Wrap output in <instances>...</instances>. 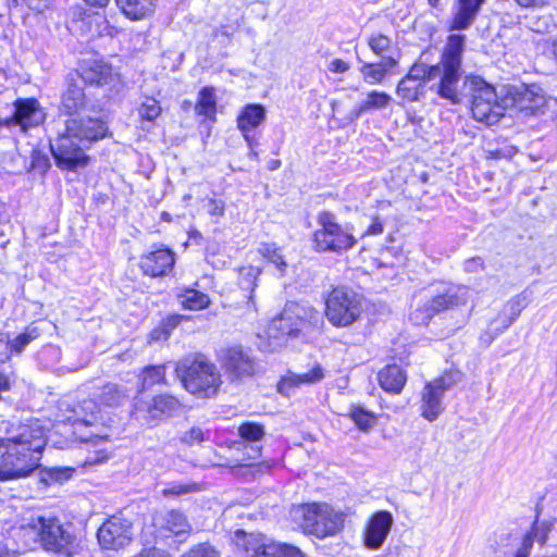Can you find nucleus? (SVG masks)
Listing matches in <instances>:
<instances>
[{"label": "nucleus", "mask_w": 557, "mask_h": 557, "mask_svg": "<svg viewBox=\"0 0 557 557\" xmlns=\"http://www.w3.org/2000/svg\"><path fill=\"white\" fill-rule=\"evenodd\" d=\"M524 300V298L517 297L508 301L507 309L509 314H505L504 317L500 315L497 320L492 322V324L499 323V325L493 330V334L490 335L488 339H486L487 344H490L496 336H498L504 330L508 329L517 320L525 306Z\"/></svg>", "instance_id": "7c9ffc66"}, {"label": "nucleus", "mask_w": 557, "mask_h": 557, "mask_svg": "<svg viewBox=\"0 0 557 557\" xmlns=\"http://www.w3.org/2000/svg\"><path fill=\"white\" fill-rule=\"evenodd\" d=\"M258 271L255 268H244L239 273V286L244 290L252 292L256 286Z\"/></svg>", "instance_id": "de8ad7c7"}, {"label": "nucleus", "mask_w": 557, "mask_h": 557, "mask_svg": "<svg viewBox=\"0 0 557 557\" xmlns=\"http://www.w3.org/2000/svg\"><path fill=\"white\" fill-rule=\"evenodd\" d=\"M95 111L96 106L90 96L85 91V86L78 73L69 74L65 89L61 96L60 113L70 119Z\"/></svg>", "instance_id": "9b49d317"}, {"label": "nucleus", "mask_w": 557, "mask_h": 557, "mask_svg": "<svg viewBox=\"0 0 557 557\" xmlns=\"http://www.w3.org/2000/svg\"><path fill=\"white\" fill-rule=\"evenodd\" d=\"M361 299L352 290L334 288L325 301V315L329 321L338 327L352 324L361 314Z\"/></svg>", "instance_id": "9d476101"}, {"label": "nucleus", "mask_w": 557, "mask_h": 557, "mask_svg": "<svg viewBox=\"0 0 557 557\" xmlns=\"http://www.w3.org/2000/svg\"><path fill=\"white\" fill-rule=\"evenodd\" d=\"M550 528L546 523H537L535 522L530 531V534L532 537H534V541L540 543L541 545H544L547 541V535Z\"/></svg>", "instance_id": "09e8293b"}, {"label": "nucleus", "mask_w": 557, "mask_h": 557, "mask_svg": "<svg viewBox=\"0 0 557 557\" xmlns=\"http://www.w3.org/2000/svg\"><path fill=\"white\" fill-rule=\"evenodd\" d=\"M33 529L47 550H65L73 540L72 535L63 529L60 521L54 517H38Z\"/></svg>", "instance_id": "dca6fc26"}, {"label": "nucleus", "mask_w": 557, "mask_h": 557, "mask_svg": "<svg viewBox=\"0 0 557 557\" xmlns=\"http://www.w3.org/2000/svg\"><path fill=\"white\" fill-rule=\"evenodd\" d=\"M456 383L454 373H445L443 376L429 382L422 393V417L434 421L443 411L442 398L447 389Z\"/></svg>", "instance_id": "2eb2a0df"}, {"label": "nucleus", "mask_w": 557, "mask_h": 557, "mask_svg": "<svg viewBox=\"0 0 557 557\" xmlns=\"http://www.w3.org/2000/svg\"><path fill=\"white\" fill-rule=\"evenodd\" d=\"M465 35H449L443 48L441 60L434 65L414 63L406 76L422 82H432L430 89L442 99L458 104L463 99L460 88Z\"/></svg>", "instance_id": "7ed1b4c3"}, {"label": "nucleus", "mask_w": 557, "mask_h": 557, "mask_svg": "<svg viewBox=\"0 0 557 557\" xmlns=\"http://www.w3.org/2000/svg\"><path fill=\"white\" fill-rule=\"evenodd\" d=\"M348 417L362 431L369 430L375 422V417L372 412L357 405L350 406Z\"/></svg>", "instance_id": "c03bdc74"}, {"label": "nucleus", "mask_w": 557, "mask_h": 557, "mask_svg": "<svg viewBox=\"0 0 557 557\" xmlns=\"http://www.w3.org/2000/svg\"><path fill=\"white\" fill-rule=\"evenodd\" d=\"M534 537H532V535L530 534V532H528L524 537H523V541H522V544H521V547L519 548L520 550L522 552H525L528 554H530L531 552V548L534 544Z\"/></svg>", "instance_id": "6e6d98bb"}, {"label": "nucleus", "mask_w": 557, "mask_h": 557, "mask_svg": "<svg viewBox=\"0 0 557 557\" xmlns=\"http://www.w3.org/2000/svg\"><path fill=\"white\" fill-rule=\"evenodd\" d=\"M96 113L88 112L66 119L57 137L50 139V149L60 169L75 171L86 166L89 158L85 149L108 135L106 122Z\"/></svg>", "instance_id": "f03ea898"}, {"label": "nucleus", "mask_w": 557, "mask_h": 557, "mask_svg": "<svg viewBox=\"0 0 557 557\" xmlns=\"http://www.w3.org/2000/svg\"><path fill=\"white\" fill-rule=\"evenodd\" d=\"M182 408L181 401L171 395L162 394L145 401L137 399L134 404L133 417L145 423H159L177 413Z\"/></svg>", "instance_id": "f8f14e48"}, {"label": "nucleus", "mask_w": 557, "mask_h": 557, "mask_svg": "<svg viewBox=\"0 0 557 557\" xmlns=\"http://www.w3.org/2000/svg\"><path fill=\"white\" fill-rule=\"evenodd\" d=\"M175 372L184 388L199 398L214 397L222 384L216 366L201 354L181 359Z\"/></svg>", "instance_id": "20e7f679"}, {"label": "nucleus", "mask_w": 557, "mask_h": 557, "mask_svg": "<svg viewBox=\"0 0 557 557\" xmlns=\"http://www.w3.org/2000/svg\"><path fill=\"white\" fill-rule=\"evenodd\" d=\"M78 75L83 81L84 86L86 84L102 86L111 83L114 79L115 74L113 73L111 65L104 61L94 60L86 63Z\"/></svg>", "instance_id": "5701e85b"}, {"label": "nucleus", "mask_w": 557, "mask_h": 557, "mask_svg": "<svg viewBox=\"0 0 557 557\" xmlns=\"http://www.w3.org/2000/svg\"><path fill=\"white\" fill-rule=\"evenodd\" d=\"M161 528L169 532L181 535L186 533L189 529L186 517L177 510H170L159 518Z\"/></svg>", "instance_id": "473e14b6"}, {"label": "nucleus", "mask_w": 557, "mask_h": 557, "mask_svg": "<svg viewBox=\"0 0 557 557\" xmlns=\"http://www.w3.org/2000/svg\"><path fill=\"white\" fill-rule=\"evenodd\" d=\"M181 304L185 309L200 310L208 307L210 299L207 294L187 289L184 294L180 295Z\"/></svg>", "instance_id": "a19ab883"}, {"label": "nucleus", "mask_w": 557, "mask_h": 557, "mask_svg": "<svg viewBox=\"0 0 557 557\" xmlns=\"http://www.w3.org/2000/svg\"><path fill=\"white\" fill-rule=\"evenodd\" d=\"M238 434L242 438L239 445L245 459H257L262 450V441L265 435L264 426L257 422H244L238 428Z\"/></svg>", "instance_id": "aec40b11"}, {"label": "nucleus", "mask_w": 557, "mask_h": 557, "mask_svg": "<svg viewBox=\"0 0 557 557\" xmlns=\"http://www.w3.org/2000/svg\"><path fill=\"white\" fill-rule=\"evenodd\" d=\"M40 336V331L35 325H28L23 333L13 339L0 338V361H4L10 357L12 351L22 352L34 339Z\"/></svg>", "instance_id": "393cba45"}, {"label": "nucleus", "mask_w": 557, "mask_h": 557, "mask_svg": "<svg viewBox=\"0 0 557 557\" xmlns=\"http://www.w3.org/2000/svg\"><path fill=\"white\" fill-rule=\"evenodd\" d=\"M529 555L530 554L518 549L515 557H529Z\"/></svg>", "instance_id": "774afa93"}, {"label": "nucleus", "mask_w": 557, "mask_h": 557, "mask_svg": "<svg viewBox=\"0 0 557 557\" xmlns=\"http://www.w3.org/2000/svg\"><path fill=\"white\" fill-rule=\"evenodd\" d=\"M108 459V454L106 448H99L95 450V453L89 455L86 460L85 465L94 466L103 462Z\"/></svg>", "instance_id": "3c124183"}, {"label": "nucleus", "mask_w": 557, "mask_h": 557, "mask_svg": "<svg viewBox=\"0 0 557 557\" xmlns=\"http://www.w3.org/2000/svg\"><path fill=\"white\" fill-rule=\"evenodd\" d=\"M525 100H531L534 102L531 107H525V109H535L539 108L542 104L543 98L540 96H534L530 90H525V92L522 95L520 102L522 103Z\"/></svg>", "instance_id": "5fc2aeb1"}, {"label": "nucleus", "mask_w": 557, "mask_h": 557, "mask_svg": "<svg viewBox=\"0 0 557 557\" xmlns=\"http://www.w3.org/2000/svg\"><path fill=\"white\" fill-rule=\"evenodd\" d=\"M465 267H466V271L473 272V271H476L478 269L482 268L483 263L480 258H473V259L466 261Z\"/></svg>", "instance_id": "4d7b16f0"}, {"label": "nucleus", "mask_w": 557, "mask_h": 557, "mask_svg": "<svg viewBox=\"0 0 557 557\" xmlns=\"http://www.w3.org/2000/svg\"><path fill=\"white\" fill-rule=\"evenodd\" d=\"M0 481L28 476L39 467L41 451L46 446L45 430L38 421L13 424L0 421Z\"/></svg>", "instance_id": "f257e3e1"}, {"label": "nucleus", "mask_w": 557, "mask_h": 557, "mask_svg": "<svg viewBox=\"0 0 557 557\" xmlns=\"http://www.w3.org/2000/svg\"><path fill=\"white\" fill-rule=\"evenodd\" d=\"M423 89L424 86L422 85V82L405 76L398 82L396 94L405 101L414 102L420 99V96L423 94Z\"/></svg>", "instance_id": "f704fd0d"}, {"label": "nucleus", "mask_w": 557, "mask_h": 557, "mask_svg": "<svg viewBox=\"0 0 557 557\" xmlns=\"http://www.w3.org/2000/svg\"><path fill=\"white\" fill-rule=\"evenodd\" d=\"M165 380V366H148L143 369L139 381L140 389L145 391L152 387L156 384H160Z\"/></svg>", "instance_id": "ea45409f"}, {"label": "nucleus", "mask_w": 557, "mask_h": 557, "mask_svg": "<svg viewBox=\"0 0 557 557\" xmlns=\"http://www.w3.org/2000/svg\"><path fill=\"white\" fill-rule=\"evenodd\" d=\"M87 4L91 7H106L110 0H84Z\"/></svg>", "instance_id": "0e129e2a"}, {"label": "nucleus", "mask_w": 557, "mask_h": 557, "mask_svg": "<svg viewBox=\"0 0 557 557\" xmlns=\"http://www.w3.org/2000/svg\"><path fill=\"white\" fill-rule=\"evenodd\" d=\"M206 207L211 216L221 218L224 214L225 203L222 200L209 199Z\"/></svg>", "instance_id": "8fccbe9b"}, {"label": "nucleus", "mask_w": 557, "mask_h": 557, "mask_svg": "<svg viewBox=\"0 0 557 557\" xmlns=\"http://www.w3.org/2000/svg\"><path fill=\"white\" fill-rule=\"evenodd\" d=\"M323 379L324 370L319 363H315L306 373L298 374L294 372H288L280 381L278 391L282 394L289 395V389L293 387H298L302 384H315L322 381Z\"/></svg>", "instance_id": "b1692460"}, {"label": "nucleus", "mask_w": 557, "mask_h": 557, "mask_svg": "<svg viewBox=\"0 0 557 557\" xmlns=\"http://www.w3.org/2000/svg\"><path fill=\"white\" fill-rule=\"evenodd\" d=\"M182 557H220V554L209 543H200L193 546Z\"/></svg>", "instance_id": "49530a36"}, {"label": "nucleus", "mask_w": 557, "mask_h": 557, "mask_svg": "<svg viewBox=\"0 0 557 557\" xmlns=\"http://www.w3.org/2000/svg\"><path fill=\"white\" fill-rule=\"evenodd\" d=\"M135 557H169V555L159 548L150 547L143 549L137 556Z\"/></svg>", "instance_id": "864d4df0"}, {"label": "nucleus", "mask_w": 557, "mask_h": 557, "mask_svg": "<svg viewBox=\"0 0 557 557\" xmlns=\"http://www.w3.org/2000/svg\"><path fill=\"white\" fill-rule=\"evenodd\" d=\"M72 469L65 468V469H53L52 473L55 476L57 480H60L62 478H70L71 476Z\"/></svg>", "instance_id": "052dcab7"}, {"label": "nucleus", "mask_w": 557, "mask_h": 557, "mask_svg": "<svg viewBox=\"0 0 557 557\" xmlns=\"http://www.w3.org/2000/svg\"><path fill=\"white\" fill-rule=\"evenodd\" d=\"M322 249H318V251H326V250H335V248L337 246H331V245H327V246H320Z\"/></svg>", "instance_id": "338daca9"}, {"label": "nucleus", "mask_w": 557, "mask_h": 557, "mask_svg": "<svg viewBox=\"0 0 557 557\" xmlns=\"http://www.w3.org/2000/svg\"><path fill=\"white\" fill-rule=\"evenodd\" d=\"M520 7L523 8H532V7H541L545 4L548 0H515Z\"/></svg>", "instance_id": "13d9d810"}, {"label": "nucleus", "mask_w": 557, "mask_h": 557, "mask_svg": "<svg viewBox=\"0 0 557 557\" xmlns=\"http://www.w3.org/2000/svg\"><path fill=\"white\" fill-rule=\"evenodd\" d=\"M76 430L79 426L94 428L90 431L89 437L82 438L84 442H89L96 438V444L107 442L109 438L108 432H102L99 428H103L101 410L94 398L84 399L78 403L73 409V417L70 418Z\"/></svg>", "instance_id": "4468645a"}, {"label": "nucleus", "mask_w": 557, "mask_h": 557, "mask_svg": "<svg viewBox=\"0 0 557 557\" xmlns=\"http://www.w3.org/2000/svg\"><path fill=\"white\" fill-rule=\"evenodd\" d=\"M485 0H458V9L450 24V30L469 28Z\"/></svg>", "instance_id": "a878e982"}, {"label": "nucleus", "mask_w": 557, "mask_h": 557, "mask_svg": "<svg viewBox=\"0 0 557 557\" xmlns=\"http://www.w3.org/2000/svg\"><path fill=\"white\" fill-rule=\"evenodd\" d=\"M377 380L385 392L399 394L406 384L407 375L399 366L389 364L379 372Z\"/></svg>", "instance_id": "c85d7f7f"}, {"label": "nucleus", "mask_w": 557, "mask_h": 557, "mask_svg": "<svg viewBox=\"0 0 557 557\" xmlns=\"http://www.w3.org/2000/svg\"><path fill=\"white\" fill-rule=\"evenodd\" d=\"M10 388V381L9 377L0 372V393L5 392Z\"/></svg>", "instance_id": "680f3d73"}, {"label": "nucleus", "mask_w": 557, "mask_h": 557, "mask_svg": "<svg viewBox=\"0 0 557 557\" xmlns=\"http://www.w3.org/2000/svg\"><path fill=\"white\" fill-rule=\"evenodd\" d=\"M368 46L374 54L380 57L381 61H384V58L391 55L399 57V53L393 46L391 38L381 33L372 34L368 38Z\"/></svg>", "instance_id": "72a5a7b5"}, {"label": "nucleus", "mask_w": 557, "mask_h": 557, "mask_svg": "<svg viewBox=\"0 0 557 557\" xmlns=\"http://www.w3.org/2000/svg\"><path fill=\"white\" fill-rule=\"evenodd\" d=\"M122 12L132 20H140L154 11L156 0H115Z\"/></svg>", "instance_id": "2f4dec72"}, {"label": "nucleus", "mask_w": 557, "mask_h": 557, "mask_svg": "<svg viewBox=\"0 0 557 557\" xmlns=\"http://www.w3.org/2000/svg\"><path fill=\"white\" fill-rule=\"evenodd\" d=\"M174 256L168 248H160L144 255L140 259V268L146 275L152 277L162 276L172 269Z\"/></svg>", "instance_id": "412c9836"}, {"label": "nucleus", "mask_w": 557, "mask_h": 557, "mask_svg": "<svg viewBox=\"0 0 557 557\" xmlns=\"http://www.w3.org/2000/svg\"><path fill=\"white\" fill-rule=\"evenodd\" d=\"M460 88L471 97L473 117L486 125L496 124L505 114L504 100L497 96L495 88L479 76H467Z\"/></svg>", "instance_id": "423d86ee"}, {"label": "nucleus", "mask_w": 557, "mask_h": 557, "mask_svg": "<svg viewBox=\"0 0 557 557\" xmlns=\"http://www.w3.org/2000/svg\"><path fill=\"white\" fill-rule=\"evenodd\" d=\"M253 557H307L297 546L285 542H270L258 545Z\"/></svg>", "instance_id": "c756f323"}, {"label": "nucleus", "mask_w": 557, "mask_h": 557, "mask_svg": "<svg viewBox=\"0 0 557 557\" xmlns=\"http://www.w3.org/2000/svg\"><path fill=\"white\" fill-rule=\"evenodd\" d=\"M178 323L180 318L176 315L168 317L162 320V322L150 332L148 342L150 344L166 342Z\"/></svg>", "instance_id": "58836bf2"}, {"label": "nucleus", "mask_w": 557, "mask_h": 557, "mask_svg": "<svg viewBox=\"0 0 557 557\" xmlns=\"http://www.w3.org/2000/svg\"><path fill=\"white\" fill-rule=\"evenodd\" d=\"M203 490V486L201 483L197 482H172L169 483L162 491V495L165 497L170 496H182L193 493H198Z\"/></svg>", "instance_id": "37998d69"}, {"label": "nucleus", "mask_w": 557, "mask_h": 557, "mask_svg": "<svg viewBox=\"0 0 557 557\" xmlns=\"http://www.w3.org/2000/svg\"><path fill=\"white\" fill-rule=\"evenodd\" d=\"M329 70L333 73H345L349 70V64L341 59H335L329 64Z\"/></svg>", "instance_id": "603ef678"}, {"label": "nucleus", "mask_w": 557, "mask_h": 557, "mask_svg": "<svg viewBox=\"0 0 557 557\" xmlns=\"http://www.w3.org/2000/svg\"><path fill=\"white\" fill-rule=\"evenodd\" d=\"M393 521L391 512L385 510L375 512L366 527L363 534L364 545L371 549H379L385 542Z\"/></svg>", "instance_id": "6ab92c4d"}, {"label": "nucleus", "mask_w": 557, "mask_h": 557, "mask_svg": "<svg viewBox=\"0 0 557 557\" xmlns=\"http://www.w3.org/2000/svg\"><path fill=\"white\" fill-rule=\"evenodd\" d=\"M207 435L208 431H203L200 426H191L180 435V441L186 445L193 446L206 441Z\"/></svg>", "instance_id": "a18cd8bd"}, {"label": "nucleus", "mask_w": 557, "mask_h": 557, "mask_svg": "<svg viewBox=\"0 0 557 557\" xmlns=\"http://www.w3.org/2000/svg\"><path fill=\"white\" fill-rule=\"evenodd\" d=\"M392 101L391 95L384 91L370 90L367 92L366 98L352 109L351 115L355 119H359L366 113L385 110Z\"/></svg>", "instance_id": "cd10ccee"}, {"label": "nucleus", "mask_w": 557, "mask_h": 557, "mask_svg": "<svg viewBox=\"0 0 557 557\" xmlns=\"http://www.w3.org/2000/svg\"><path fill=\"white\" fill-rule=\"evenodd\" d=\"M398 65V55L384 58V61L364 62L359 72L363 81L370 85L382 84L392 73V70Z\"/></svg>", "instance_id": "4be33fe9"}, {"label": "nucleus", "mask_w": 557, "mask_h": 557, "mask_svg": "<svg viewBox=\"0 0 557 557\" xmlns=\"http://www.w3.org/2000/svg\"><path fill=\"white\" fill-rule=\"evenodd\" d=\"M211 248L212 250L208 252L206 258L210 264H212L213 267H219V263L214 259H211V257H214V255L216 253L219 246H211Z\"/></svg>", "instance_id": "e2e57ef3"}, {"label": "nucleus", "mask_w": 557, "mask_h": 557, "mask_svg": "<svg viewBox=\"0 0 557 557\" xmlns=\"http://www.w3.org/2000/svg\"><path fill=\"white\" fill-rule=\"evenodd\" d=\"M137 111L141 121L154 122L160 116L162 108L156 98L145 96Z\"/></svg>", "instance_id": "79ce46f5"}, {"label": "nucleus", "mask_w": 557, "mask_h": 557, "mask_svg": "<svg viewBox=\"0 0 557 557\" xmlns=\"http://www.w3.org/2000/svg\"><path fill=\"white\" fill-rule=\"evenodd\" d=\"M319 318V312L312 308L297 302L287 304L280 317L271 321L268 335L276 339L297 336L307 324L317 323Z\"/></svg>", "instance_id": "1a4fd4ad"}, {"label": "nucleus", "mask_w": 557, "mask_h": 557, "mask_svg": "<svg viewBox=\"0 0 557 557\" xmlns=\"http://www.w3.org/2000/svg\"><path fill=\"white\" fill-rule=\"evenodd\" d=\"M220 362L232 381H242L255 374V360L240 346L225 348L220 354Z\"/></svg>", "instance_id": "f3484780"}, {"label": "nucleus", "mask_w": 557, "mask_h": 557, "mask_svg": "<svg viewBox=\"0 0 557 557\" xmlns=\"http://www.w3.org/2000/svg\"><path fill=\"white\" fill-rule=\"evenodd\" d=\"M468 288L453 284L432 285L420 295L410 319L416 324H426L437 313L466 306Z\"/></svg>", "instance_id": "39448f33"}, {"label": "nucleus", "mask_w": 557, "mask_h": 557, "mask_svg": "<svg viewBox=\"0 0 557 557\" xmlns=\"http://www.w3.org/2000/svg\"><path fill=\"white\" fill-rule=\"evenodd\" d=\"M295 519L307 534L319 539L332 536L344 525L345 516L327 504L302 505L294 512Z\"/></svg>", "instance_id": "0eeeda50"}, {"label": "nucleus", "mask_w": 557, "mask_h": 557, "mask_svg": "<svg viewBox=\"0 0 557 557\" xmlns=\"http://www.w3.org/2000/svg\"><path fill=\"white\" fill-rule=\"evenodd\" d=\"M97 537L103 549H122L132 542L133 524L127 519L112 516L99 527Z\"/></svg>", "instance_id": "ddd939ff"}, {"label": "nucleus", "mask_w": 557, "mask_h": 557, "mask_svg": "<svg viewBox=\"0 0 557 557\" xmlns=\"http://www.w3.org/2000/svg\"><path fill=\"white\" fill-rule=\"evenodd\" d=\"M265 120V109L261 104L250 103L243 108L237 117V126L244 134L247 141H250L248 133ZM251 145V143H249Z\"/></svg>", "instance_id": "bb28decb"}, {"label": "nucleus", "mask_w": 557, "mask_h": 557, "mask_svg": "<svg viewBox=\"0 0 557 557\" xmlns=\"http://www.w3.org/2000/svg\"><path fill=\"white\" fill-rule=\"evenodd\" d=\"M286 248H288V246H264L260 252L283 274L290 262Z\"/></svg>", "instance_id": "e433bc0d"}, {"label": "nucleus", "mask_w": 557, "mask_h": 557, "mask_svg": "<svg viewBox=\"0 0 557 557\" xmlns=\"http://www.w3.org/2000/svg\"><path fill=\"white\" fill-rule=\"evenodd\" d=\"M281 166V161L277 160V159H272L269 164H268V169L271 170V171H275L277 170L278 168Z\"/></svg>", "instance_id": "69168bd1"}, {"label": "nucleus", "mask_w": 557, "mask_h": 557, "mask_svg": "<svg viewBox=\"0 0 557 557\" xmlns=\"http://www.w3.org/2000/svg\"><path fill=\"white\" fill-rule=\"evenodd\" d=\"M97 397L103 406L116 407L127 398V393L121 386L108 383L100 388Z\"/></svg>", "instance_id": "c9c22d12"}, {"label": "nucleus", "mask_w": 557, "mask_h": 557, "mask_svg": "<svg viewBox=\"0 0 557 557\" xmlns=\"http://www.w3.org/2000/svg\"><path fill=\"white\" fill-rule=\"evenodd\" d=\"M45 113L36 99H18L14 102V112L8 117L0 119V126H20L23 132L42 123Z\"/></svg>", "instance_id": "a211bd4d"}, {"label": "nucleus", "mask_w": 557, "mask_h": 557, "mask_svg": "<svg viewBox=\"0 0 557 557\" xmlns=\"http://www.w3.org/2000/svg\"><path fill=\"white\" fill-rule=\"evenodd\" d=\"M49 2L50 0H27L28 7L37 11H41L47 8Z\"/></svg>", "instance_id": "bf43d9fd"}, {"label": "nucleus", "mask_w": 557, "mask_h": 557, "mask_svg": "<svg viewBox=\"0 0 557 557\" xmlns=\"http://www.w3.org/2000/svg\"><path fill=\"white\" fill-rule=\"evenodd\" d=\"M195 111L199 115L213 117L216 112V101L213 88L205 87L200 90Z\"/></svg>", "instance_id": "4c0bfd02"}, {"label": "nucleus", "mask_w": 557, "mask_h": 557, "mask_svg": "<svg viewBox=\"0 0 557 557\" xmlns=\"http://www.w3.org/2000/svg\"><path fill=\"white\" fill-rule=\"evenodd\" d=\"M319 224L322 231L315 233V242H323L324 244H342L348 242L356 244L367 235H376L383 232V224L379 218H364L358 230L354 232L359 235L356 237L352 233L345 232L341 225L335 222V218L330 212H322L319 215Z\"/></svg>", "instance_id": "6e6552de"}]
</instances>
